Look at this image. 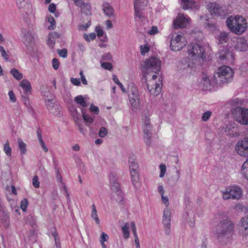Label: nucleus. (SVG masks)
<instances>
[{"label":"nucleus","instance_id":"nucleus-58","mask_svg":"<svg viewBox=\"0 0 248 248\" xmlns=\"http://www.w3.org/2000/svg\"><path fill=\"white\" fill-rule=\"evenodd\" d=\"M131 229L132 231V232L133 233L134 236H138L137 233V228L136 227L135 223L134 221H132L130 223Z\"/></svg>","mask_w":248,"mask_h":248},{"label":"nucleus","instance_id":"nucleus-48","mask_svg":"<svg viewBox=\"0 0 248 248\" xmlns=\"http://www.w3.org/2000/svg\"><path fill=\"white\" fill-rule=\"evenodd\" d=\"M212 114V112L210 111H207L205 112L202 116V121L206 122L209 120L210 117H211Z\"/></svg>","mask_w":248,"mask_h":248},{"label":"nucleus","instance_id":"nucleus-17","mask_svg":"<svg viewBox=\"0 0 248 248\" xmlns=\"http://www.w3.org/2000/svg\"><path fill=\"white\" fill-rule=\"evenodd\" d=\"M225 132L230 137H236L240 134L238 128L234 122L229 123L226 125Z\"/></svg>","mask_w":248,"mask_h":248},{"label":"nucleus","instance_id":"nucleus-5","mask_svg":"<svg viewBox=\"0 0 248 248\" xmlns=\"http://www.w3.org/2000/svg\"><path fill=\"white\" fill-rule=\"evenodd\" d=\"M205 44L202 41L191 43L188 46L187 52L189 57L194 60H203L205 57Z\"/></svg>","mask_w":248,"mask_h":248},{"label":"nucleus","instance_id":"nucleus-1","mask_svg":"<svg viewBox=\"0 0 248 248\" xmlns=\"http://www.w3.org/2000/svg\"><path fill=\"white\" fill-rule=\"evenodd\" d=\"M161 61L155 57H151L144 62L142 67L143 78L147 83V86L150 93L154 96L158 95L161 91L162 84L156 83L155 80L157 78L155 75L152 76V78L148 82L147 76L151 73H156L160 71Z\"/></svg>","mask_w":248,"mask_h":248},{"label":"nucleus","instance_id":"nucleus-29","mask_svg":"<svg viewBox=\"0 0 248 248\" xmlns=\"http://www.w3.org/2000/svg\"><path fill=\"white\" fill-rule=\"evenodd\" d=\"M20 86L24 90L26 94L30 93L31 87L30 82L27 79H23L20 82Z\"/></svg>","mask_w":248,"mask_h":248},{"label":"nucleus","instance_id":"nucleus-38","mask_svg":"<svg viewBox=\"0 0 248 248\" xmlns=\"http://www.w3.org/2000/svg\"><path fill=\"white\" fill-rule=\"evenodd\" d=\"M128 229L129 227L128 223H125V225L122 227L123 236L125 239H127L129 237V231Z\"/></svg>","mask_w":248,"mask_h":248},{"label":"nucleus","instance_id":"nucleus-62","mask_svg":"<svg viewBox=\"0 0 248 248\" xmlns=\"http://www.w3.org/2000/svg\"><path fill=\"white\" fill-rule=\"evenodd\" d=\"M74 2L75 5L80 7H82V6L85 5V3L82 0H75Z\"/></svg>","mask_w":248,"mask_h":248},{"label":"nucleus","instance_id":"nucleus-21","mask_svg":"<svg viewBox=\"0 0 248 248\" xmlns=\"http://www.w3.org/2000/svg\"><path fill=\"white\" fill-rule=\"evenodd\" d=\"M240 230L244 235H248V217H245L241 219L239 224Z\"/></svg>","mask_w":248,"mask_h":248},{"label":"nucleus","instance_id":"nucleus-15","mask_svg":"<svg viewBox=\"0 0 248 248\" xmlns=\"http://www.w3.org/2000/svg\"><path fill=\"white\" fill-rule=\"evenodd\" d=\"M214 80V77L212 79H210L207 75L202 74L201 80L199 83V86L202 90H206L207 89H211L212 86L218 85L217 84L213 83Z\"/></svg>","mask_w":248,"mask_h":248},{"label":"nucleus","instance_id":"nucleus-12","mask_svg":"<svg viewBox=\"0 0 248 248\" xmlns=\"http://www.w3.org/2000/svg\"><path fill=\"white\" fill-rule=\"evenodd\" d=\"M135 16L139 18L143 17L142 10L148 3L147 0H134Z\"/></svg>","mask_w":248,"mask_h":248},{"label":"nucleus","instance_id":"nucleus-23","mask_svg":"<svg viewBox=\"0 0 248 248\" xmlns=\"http://www.w3.org/2000/svg\"><path fill=\"white\" fill-rule=\"evenodd\" d=\"M19 9L25 8L27 13H31V6L28 0H16Z\"/></svg>","mask_w":248,"mask_h":248},{"label":"nucleus","instance_id":"nucleus-39","mask_svg":"<svg viewBox=\"0 0 248 248\" xmlns=\"http://www.w3.org/2000/svg\"><path fill=\"white\" fill-rule=\"evenodd\" d=\"M48 22L50 23V25L48 27V29L49 30H54L56 27V21L53 18V17L51 16H49L47 17Z\"/></svg>","mask_w":248,"mask_h":248},{"label":"nucleus","instance_id":"nucleus-60","mask_svg":"<svg viewBox=\"0 0 248 248\" xmlns=\"http://www.w3.org/2000/svg\"><path fill=\"white\" fill-rule=\"evenodd\" d=\"M8 95L11 101L12 102H15L16 99L13 92L12 91H9L8 93Z\"/></svg>","mask_w":248,"mask_h":248},{"label":"nucleus","instance_id":"nucleus-32","mask_svg":"<svg viewBox=\"0 0 248 248\" xmlns=\"http://www.w3.org/2000/svg\"><path fill=\"white\" fill-rule=\"evenodd\" d=\"M241 173L243 177L248 181V160L244 162L242 166Z\"/></svg>","mask_w":248,"mask_h":248},{"label":"nucleus","instance_id":"nucleus-16","mask_svg":"<svg viewBox=\"0 0 248 248\" xmlns=\"http://www.w3.org/2000/svg\"><path fill=\"white\" fill-rule=\"evenodd\" d=\"M190 18L188 16L179 14L176 19L173 21V26L175 28H185L189 22Z\"/></svg>","mask_w":248,"mask_h":248},{"label":"nucleus","instance_id":"nucleus-44","mask_svg":"<svg viewBox=\"0 0 248 248\" xmlns=\"http://www.w3.org/2000/svg\"><path fill=\"white\" fill-rule=\"evenodd\" d=\"M28 204L29 202L27 199H24L21 202L20 208L23 210V211H26Z\"/></svg>","mask_w":248,"mask_h":248},{"label":"nucleus","instance_id":"nucleus-11","mask_svg":"<svg viewBox=\"0 0 248 248\" xmlns=\"http://www.w3.org/2000/svg\"><path fill=\"white\" fill-rule=\"evenodd\" d=\"M211 14L215 16H224L227 14L226 8L216 2H210L207 5Z\"/></svg>","mask_w":248,"mask_h":248},{"label":"nucleus","instance_id":"nucleus-36","mask_svg":"<svg viewBox=\"0 0 248 248\" xmlns=\"http://www.w3.org/2000/svg\"><path fill=\"white\" fill-rule=\"evenodd\" d=\"M10 73L17 80H20L23 78L22 74L16 68H14L10 71Z\"/></svg>","mask_w":248,"mask_h":248},{"label":"nucleus","instance_id":"nucleus-25","mask_svg":"<svg viewBox=\"0 0 248 248\" xmlns=\"http://www.w3.org/2000/svg\"><path fill=\"white\" fill-rule=\"evenodd\" d=\"M111 197L117 202H120L123 200V195L120 187H117L116 189H111Z\"/></svg>","mask_w":248,"mask_h":248},{"label":"nucleus","instance_id":"nucleus-56","mask_svg":"<svg viewBox=\"0 0 248 248\" xmlns=\"http://www.w3.org/2000/svg\"><path fill=\"white\" fill-rule=\"evenodd\" d=\"M46 105L47 106V108L53 113L54 111L53 110V108L54 107V105L52 102V100L50 99H48V100L46 101Z\"/></svg>","mask_w":248,"mask_h":248},{"label":"nucleus","instance_id":"nucleus-24","mask_svg":"<svg viewBox=\"0 0 248 248\" xmlns=\"http://www.w3.org/2000/svg\"><path fill=\"white\" fill-rule=\"evenodd\" d=\"M60 37V34L56 31H52L49 34L47 43L51 48H53L55 44L56 39L59 38Z\"/></svg>","mask_w":248,"mask_h":248},{"label":"nucleus","instance_id":"nucleus-55","mask_svg":"<svg viewBox=\"0 0 248 248\" xmlns=\"http://www.w3.org/2000/svg\"><path fill=\"white\" fill-rule=\"evenodd\" d=\"M60 63L59 61L56 58H53L52 59V67L55 70H57L59 68Z\"/></svg>","mask_w":248,"mask_h":248},{"label":"nucleus","instance_id":"nucleus-64","mask_svg":"<svg viewBox=\"0 0 248 248\" xmlns=\"http://www.w3.org/2000/svg\"><path fill=\"white\" fill-rule=\"evenodd\" d=\"M42 149L44 150V151L46 153L48 152V149L46 147V146L43 140H41V141L39 142Z\"/></svg>","mask_w":248,"mask_h":248},{"label":"nucleus","instance_id":"nucleus-40","mask_svg":"<svg viewBox=\"0 0 248 248\" xmlns=\"http://www.w3.org/2000/svg\"><path fill=\"white\" fill-rule=\"evenodd\" d=\"M59 186L60 189L61 191L62 192L66 194V196L68 200H69L70 195H69V193L67 191V189L64 182H62L61 183H59Z\"/></svg>","mask_w":248,"mask_h":248},{"label":"nucleus","instance_id":"nucleus-28","mask_svg":"<svg viewBox=\"0 0 248 248\" xmlns=\"http://www.w3.org/2000/svg\"><path fill=\"white\" fill-rule=\"evenodd\" d=\"M102 9L105 14L110 17L113 15V9L112 7L108 3H105L102 5Z\"/></svg>","mask_w":248,"mask_h":248},{"label":"nucleus","instance_id":"nucleus-31","mask_svg":"<svg viewBox=\"0 0 248 248\" xmlns=\"http://www.w3.org/2000/svg\"><path fill=\"white\" fill-rule=\"evenodd\" d=\"M72 116L74 118L75 122L78 125V129L80 133L84 134V130L81 125L79 124L80 121L81 116L80 114L78 113V112L75 111L73 112Z\"/></svg>","mask_w":248,"mask_h":248},{"label":"nucleus","instance_id":"nucleus-53","mask_svg":"<svg viewBox=\"0 0 248 248\" xmlns=\"http://www.w3.org/2000/svg\"><path fill=\"white\" fill-rule=\"evenodd\" d=\"M70 81L75 86H79L81 84L79 78H70Z\"/></svg>","mask_w":248,"mask_h":248},{"label":"nucleus","instance_id":"nucleus-35","mask_svg":"<svg viewBox=\"0 0 248 248\" xmlns=\"http://www.w3.org/2000/svg\"><path fill=\"white\" fill-rule=\"evenodd\" d=\"M75 102L82 108H85L87 106L86 102L82 95H79L77 96L74 99Z\"/></svg>","mask_w":248,"mask_h":248},{"label":"nucleus","instance_id":"nucleus-13","mask_svg":"<svg viewBox=\"0 0 248 248\" xmlns=\"http://www.w3.org/2000/svg\"><path fill=\"white\" fill-rule=\"evenodd\" d=\"M171 212L169 208L166 207L164 210L162 222L164 225L165 233L169 235L170 232Z\"/></svg>","mask_w":248,"mask_h":248},{"label":"nucleus","instance_id":"nucleus-54","mask_svg":"<svg viewBox=\"0 0 248 248\" xmlns=\"http://www.w3.org/2000/svg\"><path fill=\"white\" fill-rule=\"evenodd\" d=\"M158 32V30L156 26H153L151 29L148 31V33L150 35H155Z\"/></svg>","mask_w":248,"mask_h":248},{"label":"nucleus","instance_id":"nucleus-8","mask_svg":"<svg viewBox=\"0 0 248 248\" xmlns=\"http://www.w3.org/2000/svg\"><path fill=\"white\" fill-rule=\"evenodd\" d=\"M232 113L235 120L239 123L248 124V109L241 107H236L232 109Z\"/></svg>","mask_w":248,"mask_h":248},{"label":"nucleus","instance_id":"nucleus-61","mask_svg":"<svg viewBox=\"0 0 248 248\" xmlns=\"http://www.w3.org/2000/svg\"><path fill=\"white\" fill-rule=\"evenodd\" d=\"M161 199L162 202L166 205L167 207L169 205V199L168 197L164 196V194L161 195Z\"/></svg>","mask_w":248,"mask_h":248},{"label":"nucleus","instance_id":"nucleus-4","mask_svg":"<svg viewBox=\"0 0 248 248\" xmlns=\"http://www.w3.org/2000/svg\"><path fill=\"white\" fill-rule=\"evenodd\" d=\"M233 74V71L230 67L228 66H221L214 74L213 83L219 85L227 83L232 80Z\"/></svg>","mask_w":248,"mask_h":248},{"label":"nucleus","instance_id":"nucleus-43","mask_svg":"<svg viewBox=\"0 0 248 248\" xmlns=\"http://www.w3.org/2000/svg\"><path fill=\"white\" fill-rule=\"evenodd\" d=\"M96 37V34L95 33H91L89 35L87 34H84V38L88 42L94 40Z\"/></svg>","mask_w":248,"mask_h":248},{"label":"nucleus","instance_id":"nucleus-33","mask_svg":"<svg viewBox=\"0 0 248 248\" xmlns=\"http://www.w3.org/2000/svg\"><path fill=\"white\" fill-rule=\"evenodd\" d=\"M217 39L219 43L223 44L226 43L229 39V34L227 32H220L219 35L217 36Z\"/></svg>","mask_w":248,"mask_h":248},{"label":"nucleus","instance_id":"nucleus-63","mask_svg":"<svg viewBox=\"0 0 248 248\" xmlns=\"http://www.w3.org/2000/svg\"><path fill=\"white\" fill-rule=\"evenodd\" d=\"M56 9V5L53 3L50 4L48 6V10L51 13H54Z\"/></svg>","mask_w":248,"mask_h":248},{"label":"nucleus","instance_id":"nucleus-52","mask_svg":"<svg viewBox=\"0 0 248 248\" xmlns=\"http://www.w3.org/2000/svg\"><path fill=\"white\" fill-rule=\"evenodd\" d=\"M58 53L60 56L63 58H66L67 56V50L65 48L58 50Z\"/></svg>","mask_w":248,"mask_h":248},{"label":"nucleus","instance_id":"nucleus-37","mask_svg":"<svg viewBox=\"0 0 248 248\" xmlns=\"http://www.w3.org/2000/svg\"><path fill=\"white\" fill-rule=\"evenodd\" d=\"M18 145L21 154H25L27 151L26 145L20 139H18Z\"/></svg>","mask_w":248,"mask_h":248},{"label":"nucleus","instance_id":"nucleus-42","mask_svg":"<svg viewBox=\"0 0 248 248\" xmlns=\"http://www.w3.org/2000/svg\"><path fill=\"white\" fill-rule=\"evenodd\" d=\"M81 111L82 113L83 118L84 120L87 123H93V119L89 115L85 114V113L83 111V110H82Z\"/></svg>","mask_w":248,"mask_h":248},{"label":"nucleus","instance_id":"nucleus-41","mask_svg":"<svg viewBox=\"0 0 248 248\" xmlns=\"http://www.w3.org/2000/svg\"><path fill=\"white\" fill-rule=\"evenodd\" d=\"M4 151L6 155L8 156L11 155L12 149L9 146V142L8 141H7L4 145Z\"/></svg>","mask_w":248,"mask_h":248},{"label":"nucleus","instance_id":"nucleus-7","mask_svg":"<svg viewBox=\"0 0 248 248\" xmlns=\"http://www.w3.org/2000/svg\"><path fill=\"white\" fill-rule=\"evenodd\" d=\"M222 194L224 200H239L242 197L243 190L241 187L233 185L227 187L222 191Z\"/></svg>","mask_w":248,"mask_h":248},{"label":"nucleus","instance_id":"nucleus-19","mask_svg":"<svg viewBox=\"0 0 248 248\" xmlns=\"http://www.w3.org/2000/svg\"><path fill=\"white\" fill-rule=\"evenodd\" d=\"M181 4L185 10H197L200 6L195 0H182Z\"/></svg>","mask_w":248,"mask_h":248},{"label":"nucleus","instance_id":"nucleus-6","mask_svg":"<svg viewBox=\"0 0 248 248\" xmlns=\"http://www.w3.org/2000/svg\"><path fill=\"white\" fill-rule=\"evenodd\" d=\"M128 164L132 184L136 188L138 189L140 187V183L138 170L139 166L134 155H132L129 156Z\"/></svg>","mask_w":248,"mask_h":248},{"label":"nucleus","instance_id":"nucleus-9","mask_svg":"<svg viewBox=\"0 0 248 248\" xmlns=\"http://www.w3.org/2000/svg\"><path fill=\"white\" fill-rule=\"evenodd\" d=\"M128 99L133 111L138 110L140 106V98L137 87H131L128 93Z\"/></svg>","mask_w":248,"mask_h":248},{"label":"nucleus","instance_id":"nucleus-47","mask_svg":"<svg viewBox=\"0 0 248 248\" xmlns=\"http://www.w3.org/2000/svg\"><path fill=\"white\" fill-rule=\"evenodd\" d=\"M101 67L109 71L111 70L112 69V65L111 63L108 62H102L101 63Z\"/></svg>","mask_w":248,"mask_h":248},{"label":"nucleus","instance_id":"nucleus-27","mask_svg":"<svg viewBox=\"0 0 248 248\" xmlns=\"http://www.w3.org/2000/svg\"><path fill=\"white\" fill-rule=\"evenodd\" d=\"M33 40V38L31 33L25 31V44L27 47H29V49H31L32 48Z\"/></svg>","mask_w":248,"mask_h":248},{"label":"nucleus","instance_id":"nucleus-30","mask_svg":"<svg viewBox=\"0 0 248 248\" xmlns=\"http://www.w3.org/2000/svg\"><path fill=\"white\" fill-rule=\"evenodd\" d=\"M109 181L110 184L111 189H116L117 187H120L119 184L117 182V178L114 174H110Z\"/></svg>","mask_w":248,"mask_h":248},{"label":"nucleus","instance_id":"nucleus-49","mask_svg":"<svg viewBox=\"0 0 248 248\" xmlns=\"http://www.w3.org/2000/svg\"><path fill=\"white\" fill-rule=\"evenodd\" d=\"M32 185L35 188H38L40 186V182L37 176L35 175L32 179Z\"/></svg>","mask_w":248,"mask_h":248},{"label":"nucleus","instance_id":"nucleus-20","mask_svg":"<svg viewBox=\"0 0 248 248\" xmlns=\"http://www.w3.org/2000/svg\"><path fill=\"white\" fill-rule=\"evenodd\" d=\"M142 129L144 133V140L147 145L151 144V138L152 135V127L151 125L142 126Z\"/></svg>","mask_w":248,"mask_h":248},{"label":"nucleus","instance_id":"nucleus-10","mask_svg":"<svg viewBox=\"0 0 248 248\" xmlns=\"http://www.w3.org/2000/svg\"><path fill=\"white\" fill-rule=\"evenodd\" d=\"M187 41L184 36L181 34L173 35L170 43V47L173 51H179L186 46Z\"/></svg>","mask_w":248,"mask_h":248},{"label":"nucleus","instance_id":"nucleus-50","mask_svg":"<svg viewBox=\"0 0 248 248\" xmlns=\"http://www.w3.org/2000/svg\"><path fill=\"white\" fill-rule=\"evenodd\" d=\"M0 52L1 56L6 60L8 61L9 59L8 55L6 53L4 48L2 46H0Z\"/></svg>","mask_w":248,"mask_h":248},{"label":"nucleus","instance_id":"nucleus-2","mask_svg":"<svg viewBox=\"0 0 248 248\" xmlns=\"http://www.w3.org/2000/svg\"><path fill=\"white\" fill-rule=\"evenodd\" d=\"M221 220L217 225L215 235L219 242L226 244L231 239L234 232V224L225 213L220 215Z\"/></svg>","mask_w":248,"mask_h":248},{"label":"nucleus","instance_id":"nucleus-14","mask_svg":"<svg viewBox=\"0 0 248 248\" xmlns=\"http://www.w3.org/2000/svg\"><path fill=\"white\" fill-rule=\"evenodd\" d=\"M235 149L239 155L248 157V140L245 139L239 141L236 145Z\"/></svg>","mask_w":248,"mask_h":248},{"label":"nucleus","instance_id":"nucleus-57","mask_svg":"<svg viewBox=\"0 0 248 248\" xmlns=\"http://www.w3.org/2000/svg\"><path fill=\"white\" fill-rule=\"evenodd\" d=\"M108 239V236L105 232H102L100 236V242L101 243L105 242L107 241Z\"/></svg>","mask_w":248,"mask_h":248},{"label":"nucleus","instance_id":"nucleus-34","mask_svg":"<svg viewBox=\"0 0 248 248\" xmlns=\"http://www.w3.org/2000/svg\"><path fill=\"white\" fill-rule=\"evenodd\" d=\"M142 126L151 125L150 121V113L148 110H146L143 111L142 117Z\"/></svg>","mask_w":248,"mask_h":248},{"label":"nucleus","instance_id":"nucleus-22","mask_svg":"<svg viewBox=\"0 0 248 248\" xmlns=\"http://www.w3.org/2000/svg\"><path fill=\"white\" fill-rule=\"evenodd\" d=\"M248 48V45L246 40L243 38H240L237 40L236 44L235 46V48L239 51H246Z\"/></svg>","mask_w":248,"mask_h":248},{"label":"nucleus","instance_id":"nucleus-18","mask_svg":"<svg viewBox=\"0 0 248 248\" xmlns=\"http://www.w3.org/2000/svg\"><path fill=\"white\" fill-rule=\"evenodd\" d=\"M217 57L221 61L226 60L232 62L234 59L233 54L223 47L220 48Z\"/></svg>","mask_w":248,"mask_h":248},{"label":"nucleus","instance_id":"nucleus-46","mask_svg":"<svg viewBox=\"0 0 248 248\" xmlns=\"http://www.w3.org/2000/svg\"><path fill=\"white\" fill-rule=\"evenodd\" d=\"M107 129L104 127H102L99 131L98 135L100 137L104 138L107 135Z\"/></svg>","mask_w":248,"mask_h":248},{"label":"nucleus","instance_id":"nucleus-26","mask_svg":"<svg viewBox=\"0 0 248 248\" xmlns=\"http://www.w3.org/2000/svg\"><path fill=\"white\" fill-rule=\"evenodd\" d=\"M92 211L91 213V217L93 220L97 225H100V220L99 218L96 206L93 204L91 206Z\"/></svg>","mask_w":248,"mask_h":248},{"label":"nucleus","instance_id":"nucleus-59","mask_svg":"<svg viewBox=\"0 0 248 248\" xmlns=\"http://www.w3.org/2000/svg\"><path fill=\"white\" fill-rule=\"evenodd\" d=\"M90 110L94 113L97 114L99 113V108L98 107L94 106L93 104H92L90 108Z\"/></svg>","mask_w":248,"mask_h":248},{"label":"nucleus","instance_id":"nucleus-51","mask_svg":"<svg viewBox=\"0 0 248 248\" xmlns=\"http://www.w3.org/2000/svg\"><path fill=\"white\" fill-rule=\"evenodd\" d=\"M149 51V47L147 45L140 46V51L142 55H144Z\"/></svg>","mask_w":248,"mask_h":248},{"label":"nucleus","instance_id":"nucleus-45","mask_svg":"<svg viewBox=\"0 0 248 248\" xmlns=\"http://www.w3.org/2000/svg\"><path fill=\"white\" fill-rule=\"evenodd\" d=\"M159 169H160V170L159 177L160 178H162L164 176L165 174L166 173V166L164 164H161L159 165Z\"/></svg>","mask_w":248,"mask_h":248},{"label":"nucleus","instance_id":"nucleus-3","mask_svg":"<svg viewBox=\"0 0 248 248\" xmlns=\"http://www.w3.org/2000/svg\"><path fill=\"white\" fill-rule=\"evenodd\" d=\"M226 24L229 30L236 34H241L245 31L247 22L243 16H231L226 20Z\"/></svg>","mask_w":248,"mask_h":248}]
</instances>
